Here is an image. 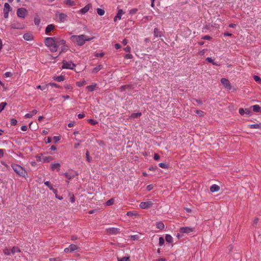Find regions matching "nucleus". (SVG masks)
<instances>
[{
	"instance_id": "obj_1",
	"label": "nucleus",
	"mask_w": 261,
	"mask_h": 261,
	"mask_svg": "<svg viewBox=\"0 0 261 261\" xmlns=\"http://www.w3.org/2000/svg\"><path fill=\"white\" fill-rule=\"evenodd\" d=\"M94 37L90 38L88 36L82 34L79 35H72L70 37L71 41L79 46H83L86 41L91 40Z\"/></svg>"
},
{
	"instance_id": "obj_2",
	"label": "nucleus",
	"mask_w": 261,
	"mask_h": 261,
	"mask_svg": "<svg viewBox=\"0 0 261 261\" xmlns=\"http://www.w3.org/2000/svg\"><path fill=\"white\" fill-rule=\"evenodd\" d=\"M44 43L51 52L54 53L57 51L58 46L57 44V39L55 37H47L44 40Z\"/></svg>"
},
{
	"instance_id": "obj_3",
	"label": "nucleus",
	"mask_w": 261,
	"mask_h": 261,
	"mask_svg": "<svg viewBox=\"0 0 261 261\" xmlns=\"http://www.w3.org/2000/svg\"><path fill=\"white\" fill-rule=\"evenodd\" d=\"M11 167L18 176L24 178H27L28 177V173L27 171L20 165L16 164H12Z\"/></svg>"
},
{
	"instance_id": "obj_4",
	"label": "nucleus",
	"mask_w": 261,
	"mask_h": 261,
	"mask_svg": "<svg viewBox=\"0 0 261 261\" xmlns=\"http://www.w3.org/2000/svg\"><path fill=\"white\" fill-rule=\"evenodd\" d=\"M153 204V203L152 200L148 199L146 201L141 202L139 204V206L142 209H147L151 207Z\"/></svg>"
},
{
	"instance_id": "obj_5",
	"label": "nucleus",
	"mask_w": 261,
	"mask_h": 261,
	"mask_svg": "<svg viewBox=\"0 0 261 261\" xmlns=\"http://www.w3.org/2000/svg\"><path fill=\"white\" fill-rule=\"evenodd\" d=\"M195 230V228L191 226L182 227L179 229L181 233H190Z\"/></svg>"
},
{
	"instance_id": "obj_6",
	"label": "nucleus",
	"mask_w": 261,
	"mask_h": 261,
	"mask_svg": "<svg viewBox=\"0 0 261 261\" xmlns=\"http://www.w3.org/2000/svg\"><path fill=\"white\" fill-rule=\"evenodd\" d=\"M75 66V64L72 62L63 61L62 68L64 69H73Z\"/></svg>"
},
{
	"instance_id": "obj_7",
	"label": "nucleus",
	"mask_w": 261,
	"mask_h": 261,
	"mask_svg": "<svg viewBox=\"0 0 261 261\" xmlns=\"http://www.w3.org/2000/svg\"><path fill=\"white\" fill-rule=\"evenodd\" d=\"M27 14V10L23 8L18 9L17 11V15L18 17L21 18H24Z\"/></svg>"
},
{
	"instance_id": "obj_8",
	"label": "nucleus",
	"mask_w": 261,
	"mask_h": 261,
	"mask_svg": "<svg viewBox=\"0 0 261 261\" xmlns=\"http://www.w3.org/2000/svg\"><path fill=\"white\" fill-rule=\"evenodd\" d=\"M61 165L59 163H52L50 165V169L52 171H59L60 170Z\"/></svg>"
},
{
	"instance_id": "obj_9",
	"label": "nucleus",
	"mask_w": 261,
	"mask_h": 261,
	"mask_svg": "<svg viewBox=\"0 0 261 261\" xmlns=\"http://www.w3.org/2000/svg\"><path fill=\"white\" fill-rule=\"evenodd\" d=\"M221 84L227 89H230L231 86L229 81L225 78H222L221 80Z\"/></svg>"
},
{
	"instance_id": "obj_10",
	"label": "nucleus",
	"mask_w": 261,
	"mask_h": 261,
	"mask_svg": "<svg viewBox=\"0 0 261 261\" xmlns=\"http://www.w3.org/2000/svg\"><path fill=\"white\" fill-rule=\"evenodd\" d=\"M57 17L59 19L60 22H64L67 21V15L63 13H59L57 15Z\"/></svg>"
},
{
	"instance_id": "obj_11",
	"label": "nucleus",
	"mask_w": 261,
	"mask_h": 261,
	"mask_svg": "<svg viewBox=\"0 0 261 261\" xmlns=\"http://www.w3.org/2000/svg\"><path fill=\"white\" fill-rule=\"evenodd\" d=\"M124 13L122 9H119L118 11V12L116 14V15L115 16L114 18V21L115 22H116L117 20H120L121 19V17L123 14H124Z\"/></svg>"
},
{
	"instance_id": "obj_12",
	"label": "nucleus",
	"mask_w": 261,
	"mask_h": 261,
	"mask_svg": "<svg viewBox=\"0 0 261 261\" xmlns=\"http://www.w3.org/2000/svg\"><path fill=\"white\" fill-rule=\"evenodd\" d=\"M239 112L240 115H244V114H246L247 115H251V112L249 109H244L243 108H240L239 110Z\"/></svg>"
},
{
	"instance_id": "obj_13",
	"label": "nucleus",
	"mask_w": 261,
	"mask_h": 261,
	"mask_svg": "<svg viewBox=\"0 0 261 261\" xmlns=\"http://www.w3.org/2000/svg\"><path fill=\"white\" fill-rule=\"evenodd\" d=\"M91 7L90 4H87L85 7L80 10L79 12L82 14H85L86 13Z\"/></svg>"
},
{
	"instance_id": "obj_14",
	"label": "nucleus",
	"mask_w": 261,
	"mask_h": 261,
	"mask_svg": "<svg viewBox=\"0 0 261 261\" xmlns=\"http://www.w3.org/2000/svg\"><path fill=\"white\" fill-rule=\"evenodd\" d=\"M11 28L13 29H23L24 27L21 24L13 23L11 24Z\"/></svg>"
},
{
	"instance_id": "obj_15",
	"label": "nucleus",
	"mask_w": 261,
	"mask_h": 261,
	"mask_svg": "<svg viewBox=\"0 0 261 261\" xmlns=\"http://www.w3.org/2000/svg\"><path fill=\"white\" fill-rule=\"evenodd\" d=\"M41 159L42 162L43 163H49L53 160V158L51 156H45L43 155Z\"/></svg>"
},
{
	"instance_id": "obj_16",
	"label": "nucleus",
	"mask_w": 261,
	"mask_h": 261,
	"mask_svg": "<svg viewBox=\"0 0 261 261\" xmlns=\"http://www.w3.org/2000/svg\"><path fill=\"white\" fill-rule=\"evenodd\" d=\"M107 231L110 234H117L119 232V229L117 228H110L107 229Z\"/></svg>"
},
{
	"instance_id": "obj_17",
	"label": "nucleus",
	"mask_w": 261,
	"mask_h": 261,
	"mask_svg": "<svg viewBox=\"0 0 261 261\" xmlns=\"http://www.w3.org/2000/svg\"><path fill=\"white\" fill-rule=\"evenodd\" d=\"M55 25L53 24L48 25L45 29V33L46 34H48L55 29Z\"/></svg>"
},
{
	"instance_id": "obj_18",
	"label": "nucleus",
	"mask_w": 261,
	"mask_h": 261,
	"mask_svg": "<svg viewBox=\"0 0 261 261\" xmlns=\"http://www.w3.org/2000/svg\"><path fill=\"white\" fill-rule=\"evenodd\" d=\"M220 187L217 185H213L210 188V191L211 192H216L219 191Z\"/></svg>"
},
{
	"instance_id": "obj_19",
	"label": "nucleus",
	"mask_w": 261,
	"mask_h": 261,
	"mask_svg": "<svg viewBox=\"0 0 261 261\" xmlns=\"http://www.w3.org/2000/svg\"><path fill=\"white\" fill-rule=\"evenodd\" d=\"M23 38L27 41H31L33 39V36L31 34L26 33L23 35Z\"/></svg>"
},
{
	"instance_id": "obj_20",
	"label": "nucleus",
	"mask_w": 261,
	"mask_h": 261,
	"mask_svg": "<svg viewBox=\"0 0 261 261\" xmlns=\"http://www.w3.org/2000/svg\"><path fill=\"white\" fill-rule=\"evenodd\" d=\"M37 113V110H34L32 111L31 113H27L25 115L24 117L26 118H32L34 115H36Z\"/></svg>"
},
{
	"instance_id": "obj_21",
	"label": "nucleus",
	"mask_w": 261,
	"mask_h": 261,
	"mask_svg": "<svg viewBox=\"0 0 261 261\" xmlns=\"http://www.w3.org/2000/svg\"><path fill=\"white\" fill-rule=\"evenodd\" d=\"M251 108H252L253 111L254 112H257V113H261V107L259 105H255L252 106L251 107Z\"/></svg>"
},
{
	"instance_id": "obj_22",
	"label": "nucleus",
	"mask_w": 261,
	"mask_h": 261,
	"mask_svg": "<svg viewBox=\"0 0 261 261\" xmlns=\"http://www.w3.org/2000/svg\"><path fill=\"white\" fill-rule=\"evenodd\" d=\"M248 127L250 128L260 129L261 128V123L250 124L248 125Z\"/></svg>"
},
{
	"instance_id": "obj_23",
	"label": "nucleus",
	"mask_w": 261,
	"mask_h": 261,
	"mask_svg": "<svg viewBox=\"0 0 261 261\" xmlns=\"http://www.w3.org/2000/svg\"><path fill=\"white\" fill-rule=\"evenodd\" d=\"M153 34L155 37H161L162 36V32L158 28L154 29Z\"/></svg>"
},
{
	"instance_id": "obj_24",
	"label": "nucleus",
	"mask_w": 261,
	"mask_h": 261,
	"mask_svg": "<svg viewBox=\"0 0 261 261\" xmlns=\"http://www.w3.org/2000/svg\"><path fill=\"white\" fill-rule=\"evenodd\" d=\"M57 46L58 45H62L63 46L66 45V41L63 39H61L59 38H56Z\"/></svg>"
},
{
	"instance_id": "obj_25",
	"label": "nucleus",
	"mask_w": 261,
	"mask_h": 261,
	"mask_svg": "<svg viewBox=\"0 0 261 261\" xmlns=\"http://www.w3.org/2000/svg\"><path fill=\"white\" fill-rule=\"evenodd\" d=\"M53 79L56 81H57L58 82H61L64 81L65 77L63 75H60V76H54Z\"/></svg>"
},
{
	"instance_id": "obj_26",
	"label": "nucleus",
	"mask_w": 261,
	"mask_h": 261,
	"mask_svg": "<svg viewBox=\"0 0 261 261\" xmlns=\"http://www.w3.org/2000/svg\"><path fill=\"white\" fill-rule=\"evenodd\" d=\"M96 84H94L93 85H90V86H88L87 87H86V89H87V90L89 92H92L93 91H94L96 89Z\"/></svg>"
},
{
	"instance_id": "obj_27",
	"label": "nucleus",
	"mask_w": 261,
	"mask_h": 261,
	"mask_svg": "<svg viewBox=\"0 0 261 261\" xmlns=\"http://www.w3.org/2000/svg\"><path fill=\"white\" fill-rule=\"evenodd\" d=\"M102 68V66L101 65H99L97 67L92 69V72L96 73L98 72L100 69H101Z\"/></svg>"
},
{
	"instance_id": "obj_28",
	"label": "nucleus",
	"mask_w": 261,
	"mask_h": 261,
	"mask_svg": "<svg viewBox=\"0 0 261 261\" xmlns=\"http://www.w3.org/2000/svg\"><path fill=\"white\" fill-rule=\"evenodd\" d=\"M142 115V113L140 112L132 113L130 116V118H137L140 117Z\"/></svg>"
},
{
	"instance_id": "obj_29",
	"label": "nucleus",
	"mask_w": 261,
	"mask_h": 261,
	"mask_svg": "<svg viewBox=\"0 0 261 261\" xmlns=\"http://www.w3.org/2000/svg\"><path fill=\"white\" fill-rule=\"evenodd\" d=\"M255 239L258 241L261 240V232L259 231L255 232L254 234Z\"/></svg>"
},
{
	"instance_id": "obj_30",
	"label": "nucleus",
	"mask_w": 261,
	"mask_h": 261,
	"mask_svg": "<svg viewBox=\"0 0 261 261\" xmlns=\"http://www.w3.org/2000/svg\"><path fill=\"white\" fill-rule=\"evenodd\" d=\"M156 227L160 229H163L165 228L164 223L162 222H159L156 223Z\"/></svg>"
},
{
	"instance_id": "obj_31",
	"label": "nucleus",
	"mask_w": 261,
	"mask_h": 261,
	"mask_svg": "<svg viewBox=\"0 0 261 261\" xmlns=\"http://www.w3.org/2000/svg\"><path fill=\"white\" fill-rule=\"evenodd\" d=\"M11 7L9 4L5 3L4 5V12H9L10 11Z\"/></svg>"
},
{
	"instance_id": "obj_32",
	"label": "nucleus",
	"mask_w": 261,
	"mask_h": 261,
	"mask_svg": "<svg viewBox=\"0 0 261 261\" xmlns=\"http://www.w3.org/2000/svg\"><path fill=\"white\" fill-rule=\"evenodd\" d=\"M166 241L169 243H172L173 241V238L170 234H166L165 237Z\"/></svg>"
},
{
	"instance_id": "obj_33",
	"label": "nucleus",
	"mask_w": 261,
	"mask_h": 261,
	"mask_svg": "<svg viewBox=\"0 0 261 261\" xmlns=\"http://www.w3.org/2000/svg\"><path fill=\"white\" fill-rule=\"evenodd\" d=\"M87 84V82L85 80L79 81L76 82V85L78 87H82Z\"/></svg>"
},
{
	"instance_id": "obj_34",
	"label": "nucleus",
	"mask_w": 261,
	"mask_h": 261,
	"mask_svg": "<svg viewBox=\"0 0 261 261\" xmlns=\"http://www.w3.org/2000/svg\"><path fill=\"white\" fill-rule=\"evenodd\" d=\"M69 250L71 251V252L74 251L77 249V246L74 244H71L69 246Z\"/></svg>"
},
{
	"instance_id": "obj_35",
	"label": "nucleus",
	"mask_w": 261,
	"mask_h": 261,
	"mask_svg": "<svg viewBox=\"0 0 261 261\" xmlns=\"http://www.w3.org/2000/svg\"><path fill=\"white\" fill-rule=\"evenodd\" d=\"M68 46L66 45H65L62 46L60 54L65 53L68 50Z\"/></svg>"
},
{
	"instance_id": "obj_36",
	"label": "nucleus",
	"mask_w": 261,
	"mask_h": 261,
	"mask_svg": "<svg viewBox=\"0 0 261 261\" xmlns=\"http://www.w3.org/2000/svg\"><path fill=\"white\" fill-rule=\"evenodd\" d=\"M96 11L98 14L100 16H102L105 14V11L103 9L97 8Z\"/></svg>"
},
{
	"instance_id": "obj_37",
	"label": "nucleus",
	"mask_w": 261,
	"mask_h": 261,
	"mask_svg": "<svg viewBox=\"0 0 261 261\" xmlns=\"http://www.w3.org/2000/svg\"><path fill=\"white\" fill-rule=\"evenodd\" d=\"M20 252V250L17 247H14L11 249V253L12 254H14L16 252Z\"/></svg>"
},
{
	"instance_id": "obj_38",
	"label": "nucleus",
	"mask_w": 261,
	"mask_h": 261,
	"mask_svg": "<svg viewBox=\"0 0 261 261\" xmlns=\"http://www.w3.org/2000/svg\"><path fill=\"white\" fill-rule=\"evenodd\" d=\"M65 4L68 6H74L75 5V3L74 1L72 0H66L65 1Z\"/></svg>"
},
{
	"instance_id": "obj_39",
	"label": "nucleus",
	"mask_w": 261,
	"mask_h": 261,
	"mask_svg": "<svg viewBox=\"0 0 261 261\" xmlns=\"http://www.w3.org/2000/svg\"><path fill=\"white\" fill-rule=\"evenodd\" d=\"M7 105L6 102H2L0 103V113L5 109Z\"/></svg>"
},
{
	"instance_id": "obj_40",
	"label": "nucleus",
	"mask_w": 261,
	"mask_h": 261,
	"mask_svg": "<svg viewBox=\"0 0 261 261\" xmlns=\"http://www.w3.org/2000/svg\"><path fill=\"white\" fill-rule=\"evenodd\" d=\"M129 257L123 256L120 258H118V261H128Z\"/></svg>"
},
{
	"instance_id": "obj_41",
	"label": "nucleus",
	"mask_w": 261,
	"mask_h": 261,
	"mask_svg": "<svg viewBox=\"0 0 261 261\" xmlns=\"http://www.w3.org/2000/svg\"><path fill=\"white\" fill-rule=\"evenodd\" d=\"M34 23L35 25H39L40 23V20L38 17H36L34 18Z\"/></svg>"
},
{
	"instance_id": "obj_42",
	"label": "nucleus",
	"mask_w": 261,
	"mask_h": 261,
	"mask_svg": "<svg viewBox=\"0 0 261 261\" xmlns=\"http://www.w3.org/2000/svg\"><path fill=\"white\" fill-rule=\"evenodd\" d=\"M88 121L89 123H90L92 125H95L98 123V122L97 121L92 119H88Z\"/></svg>"
},
{
	"instance_id": "obj_43",
	"label": "nucleus",
	"mask_w": 261,
	"mask_h": 261,
	"mask_svg": "<svg viewBox=\"0 0 261 261\" xmlns=\"http://www.w3.org/2000/svg\"><path fill=\"white\" fill-rule=\"evenodd\" d=\"M159 166L162 168L166 169L168 168V165L165 163H161L159 164Z\"/></svg>"
},
{
	"instance_id": "obj_44",
	"label": "nucleus",
	"mask_w": 261,
	"mask_h": 261,
	"mask_svg": "<svg viewBox=\"0 0 261 261\" xmlns=\"http://www.w3.org/2000/svg\"><path fill=\"white\" fill-rule=\"evenodd\" d=\"M4 252L5 254L8 255H10L12 254L11 250H9L8 249H5L4 250Z\"/></svg>"
},
{
	"instance_id": "obj_45",
	"label": "nucleus",
	"mask_w": 261,
	"mask_h": 261,
	"mask_svg": "<svg viewBox=\"0 0 261 261\" xmlns=\"http://www.w3.org/2000/svg\"><path fill=\"white\" fill-rule=\"evenodd\" d=\"M10 123L12 125H15L17 124V121L16 119L12 118L11 119Z\"/></svg>"
},
{
	"instance_id": "obj_46",
	"label": "nucleus",
	"mask_w": 261,
	"mask_h": 261,
	"mask_svg": "<svg viewBox=\"0 0 261 261\" xmlns=\"http://www.w3.org/2000/svg\"><path fill=\"white\" fill-rule=\"evenodd\" d=\"M44 184L46 186H47L50 190L53 188V186L50 184V182L49 181H45L44 182Z\"/></svg>"
},
{
	"instance_id": "obj_47",
	"label": "nucleus",
	"mask_w": 261,
	"mask_h": 261,
	"mask_svg": "<svg viewBox=\"0 0 261 261\" xmlns=\"http://www.w3.org/2000/svg\"><path fill=\"white\" fill-rule=\"evenodd\" d=\"M195 113L199 116H203L204 115V112L200 110H196Z\"/></svg>"
},
{
	"instance_id": "obj_48",
	"label": "nucleus",
	"mask_w": 261,
	"mask_h": 261,
	"mask_svg": "<svg viewBox=\"0 0 261 261\" xmlns=\"http://www.w3.org/2000/svg\"><path fill=\"white\" fill-rule=\"evenodd\" d=\"M253 78L255 81L260 83H261V79L258 76L254 75Z\"/></svg>"
},
{
	"instance_id": "obj_49",
	"label": "nucleus",
	"mask_w": 261,
	"mask_h": 261,
	"mask_svg": "<svg viewBox=\"0 0 261 261\" xmlns=\"http://www.w3.org/2000/svg\"><path fill=\"white\" fill-rule=\"evenodd\" d=\"M12 76V73L11 72H6L4 75V76L5 77H9Z\"/></svg>"
},
{
	"instance_id": "obj_50",
	"label": "nucleus",
	"mask_w": 261,
	"mask_h": 261,
	"mask_svg": "<svg viewBox=\"0 0 261 261\" xmlns=\"http://www.w3.org/2000/svg\"><path fill=\"white\" fill-rule=\"evenodd\" d=\"M114 203V200L113 199H111L107 201L106 205L108 206L111 205L113 204Z\"/></svg>"
},
{
	"instance_id": "obj_51",
	"label": "nucleus",
	"mask_w": 261,
	"mask_h": 261,
	"mask_svg": "<svg viewBox=\"0 0 261 261\" xmlns=\"http://www.w3.org/2000/svg\"><path fill=\"white\" fill-rule=\"evenodd\" d=\"M165 243V240L163 238L160 237L159 238V244L160 246H162Z\"/></svg>"
},
{
	"instance_id": "obj_52",
	"label": "nucleus",
	"mask_w": 261,
	"mask_h": 261,
	"mask_svg": "<svg viewBox=\"0 0 261 261\" xmlns=\"http://www.w3.org/2000/svg\"><path fill=\"white\" fill-rule=\"evenodd\" d=\"M43 156V154H40V155H37L36 156V160L37 161H39V162H42V158Z\"/></svg>"
},
{
	"instance_id": "obj_53",
	"label": "nucleus",
	"mask_w": 261,
	"mask_h": 261,
	"mask_svg": "<svg viewBox=\"0 0 261 261\" xmlns=\"http://www.w3.org/2000/svg\"><path fill=\"white\" fill-rule=\"evenodd\" d=\"M49 85L51 86L52 87L58 88H60V86L57 84L50 83L49 84Z\"/></svg>"
},
{
	"instance_id": "obj_54",
	"label": "nucleus",
	"mask_w": 261,
	"mask_h": 261,
	"mask_svg": "<svg viewBox=\"0 0 261 261\" xmlns=\"http://www.w3.org/2000/svg\"><path fill=\"white\" fill-rule=\"evenodd\" d=\"M125 59H129L133 58V55L131 54H126L124 56Z\"/></svg>"
},
{
	"instance_id": "obj_55",
	"label": "nucleus",
	"mask_w": 261,
	"mask_h": 261,
	"mask_svg": "<svg viewBox=\"0 0 261 261\" xmlns=\"http://www.w3.org/2000/svg\"><path fill=\"white\" fill-rule=\"evenodd\" d=\"M53 139L55 142H58L60 140V137L59 136H54Z\"/></svg>"
},
{
	"instance_id": "obj_56",
	"label": "nucleus",
	"mask_w": 261,
	"mask_h": 261,
	"mask_svg": "<svg viewBox=\"0 0 261 261\" xmlns=\"http://www.w3.org/2000/svg\"><path fill=\"white\" fill-rule=\"evenodd\" d=\"M104 56V54L103 53H96L95 55L96 57H102Z\"/></svg>"
},
{
	"instance_id": "obj_57",
	"label": "nucleus",
	"mask_w": 261,
	"mask_h": 261,
	"mask_svg": "<svg viewBox=\"0 0 261 261\" xmlns=\"http://www.w3.org/2000/svg\"><path fill=\"white\" fill-rule=\"evenodd\" d=\"M21 129L22 131H27L28 130V126L27 125H22L21 127Z\"/></svg>"
},
{
	"instance_id": "obj_58",
	"label": "nucleus",
	"mask_w": 261,
	"mask_h": 261,
	"mask_svg": "<svg viewBox=\"0 0 261 261\" xmlns=\"http://www.w3.org/2000/svg\"><path fill=\"white\" fill-rule=\"evenodd\" d=\"M124 50L126 52L129 53L130 51V47L129 46H127L124 48Z\"/></svg>"
},
{
	"instance_id": "obj_59",
	"label": "nucleus",
	"mask_w": 261,
	"mask_h": 261,
	"mask_svg": "<svg viewBox=\"0 0 261 261\" xmlns=\"http://www.w3.org/2000/svg\"><path fill=\"white\" fill-rule=\"evenodd\" d=\"M65 88L68 90H70L72 89V87L70 85L67 84L65 86Z\"/></svg>"
},
{
	"instance_id": "obj_60",
	"label": "nucleus",
	"mask_w": 261,
	"mask_h": 261,
	"mask_svg": "<svg viewBox=\"0 0 261 261\" xmlns=\"http://www.w3.org/2000/svg\"><path fill=\"white\" fill-rule=\"evenodd\" d=\"M4 154V150L2 149H0V159H1Z\"/></svg>"
},
{
	"instance_id": "obj_61",
	"label": "nucleus",
	"mask_w": 261,
	"mask_h": 261,
	"mask_svg": "<svg viewBox=\"0 0 261 261\" xmlns=\"http://www.w3.org/2000/svg\"><path fill=\"white\" fill-rule=\"evenodd\" d=\"M202 39H204V40H210L211 39V37L208 35H205V36H203L202 37Z\"/></svg>"
},
{
	"instance_id": "obj_62",
	"label": "nucleus",
	"mask_w": 261,
	"mask_h": 261,
	"mask_svg": "<svg viewBox=\"0 0 261 261\" xmlns=\"http://www.w3.org/2000/svg\"><path fill=\"white\" fill-rule=\"evenodd\" d=\"M154 159L158 161L160 159V156L158 154L155 153L154 155Z\"/></svg>"
},
{
	"instance_id": "obj_63",
	"label": "nucleus",
	"mask_w": 261,
	"mask_h": 261,
	"mask_svg": "<svg viewBox=\"0 0 261 261\" xmlns=\"http://www.w3.org/2000/svg\"><path fill=\"white\" fill-rule=\"evenodd\" d=\"M152 188H153V186H152V185H149L147 186V188H146V189H147V190L148 191H150V190H151L152 189Z\"/></svg>"
},
{
	"instance_id": "obj_64",
	"label": "nucleus",
	"mask_w": 261,
	"mask_h": 261,
	"mask_svg": "<svg viewBox=\"0 0 261 261\" xmlns=\"http://www.w3.org/2000/svg\"><path fill=\"white\" fill-rule=\"evenodd\" d=\"M49 260V261H60V259L56 258H50Z\"/></svg>"
}]
</instances>
